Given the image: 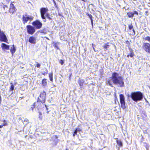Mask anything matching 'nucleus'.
<instances>
[{"instance_id": "1", "label": "nucleus", "mask_w": 150, "mask_h": 150, "mask_svg": "<svg viewBox=\"0 0 150 150\" xmlns=\"http://www.w3.org/2000/svg\"><path fill=\"white\" fill-rule=\"evenodd\" d=\"M112 79L114 84L118 85L121 87L124 86L123 77L120 76L117 73L114 72L112 73Z\"/></svg>"}, {"instance_id": "2", "label": "nucleus", "mask_w": 150, "mask_h": 150, "mask_svg": "<svg viewBox=\"0 0 150 150\" xmlns=\"http://www.w3.org/2000/svg\"><path fill=\"white\" fill-rule=\"evenodd\" d=\"M130 97L135 102L141 100L143 98V95L140 92H132Z\"/></svg>"}, {"instance_id": "3", "label": "nucleus", "mask_w": 150, "mask_h": 150, "mask_svg": "<svg viewBox=\"0 0 150 150\" xmlns=\"http://www.w3.org/2000/svg\"><path fill=\"white\" fill-rule=\"evenodd\" d=\"M22 18L23 23H27L29 20L32 21L34 18L33 16L29 15L27 13H25L23 15Z\"/></svg>"}, {"instance_id": "4", "label": "nucleus", "mask_w": 150, "mask_h": 150, "mask_svg": "<svg viewBox=\"0 0 150 150\" xmlns=\"http://www.w3.org/2000/svg\"><path fill=\"white\" fill-rule=\"evenodd\" d=\"M48 11V9L47 8L42 7L40 9V13L41 17L43 20L44 22H46V19L45 16V14H46Z\"/></svg>"}, {"instance_id": "5", "label": "nucleus", "mask_w": 150, "mask_h": 150, "mask_svg": "<svg viewBox=\"0 0 150 150\" xmlns=\"http://www.w3.org/2000/svg\"><path fill=\"white\" fill-rule=\"evenodd\" d=\"M36 29H40L42 27V23L39 20H36L33 22L32 23Z\"/></svg>"}, {"instance_id": "6", "label": "nucleus", "mask_w": 150, "mask_h": 150, "mask_svg": "<svg viewBox=\"0 0 150 150\" xmlns=\"http://www.w3.org/2000/svg\"><path fill=\"white\" fill-rule=\"evenodd\" d=\"M45 96L46 93L45 92L43 91L41 92L40 94V97L41 100L38 98L37 102V103H38L39 102H40L42 103H45Z\"/></svg>"}, {"instance_id": "7", "label": "nucleus", "mask_w": 150, "mask_h": 150, "mask_svg": "<svg viewBox=\"0 0 150 150\" xmlns=\"http://www.w3.org/2000/svg\"><path fill=\"white\" fill-rule=\"evenodd\" d=\"M120 98L121 107L122 109H124L126 108L125 105V98L122 94L120 95Z\"/></svg>"}, {"instance_id": "8", "label": "nucleus", "mask_w": 150, "mask_h": 150, "mask_svg": "<svg viewBox=\"0 0 150 150\" xmlns=\"http://www.w3.org/2000/svg\"><path fill=\"white\" fill-rule=\"evenodd\" d=\"M27 32L30 34H33L35 31V28L31 25H28L26 26Z\"/></svg>"}, {"instance_id": "9", "label": "nucleus", "mask_w": 150, "mask_h": 150, "mask_svg": "<svg viewBox=\"0 0 150 150\" xmlns=\"http://www.w3.org/2000/svg\"><path fill=\"white\" fill-rule=\"evenodd\" d=\"M143 49L147 52L150 54V43H145L143 45Z\"/></svg>"}, {"instance_id": "10", "label": "nucleus", "mask_w": 150, "mask_h": 150, "mask_svg": "<svg viewBox=\"0 0 150 150\" xmlns=\"http://www.w3.org/2000/svg\"><path fill=\"white\" fill-rule=\"evenodd\" d=\"M1 46L2 50L4 51H5L6 50H8L10 47L9 45L4 43L1 44Z\"/></svg>"}, {"instance_id": "11", "label": "nucleus", "mask_w": 150, "mask_h": 150, "mask_svg": "<svg viewBox=\"0 0 150 150\" xmlns=\"http://www.w3.org/2000/svg\"><path fill=\"white\" fill-rule=\"evenodd\" d=\"M138 15V12L136 11L134 12H129L127 13V15L129 18H132L133 17L134 14Z\"/></svg>"}, {"instance_id": "12", "label": "nucleus", "mask_w": 150, "mask_h": 150, "mask_svg": "<svg viewBox=\"0 0 150 150\" xmlns=\"http://www.w3.org/2000/svg\"><path fill=\"white\" fill-rule=\"evenodd\" d=\"M15 11V8L14 5L11 4L10 5V8L9 10V12L11 13H13Z\"/></svg>"}, {"instance_id": "13", "label": "nucleus", "mask_w": 150, "mask_h": 150, "mask_svg": "<svg viewBox=\"0 0 150 150\" xmlns=\"http://www.w3.org/2000/svg\"><path fill=\"white\" fill-rule=\"evenodd\" d=\"M29 42L31 44H35L36 43V39L34 37L31 36L29 38Z\"/></svg>"}, {"instance_id": "14", "label": "nucleus", "mask_w": 150, "mask_h": 150, "mask_svg": "<svg viewBox=\"0 0 150 150\" xmlns=\"http://www.w3.org/2000/svg\"><path fill=\"white\" fill-rule=\"evenodd\" d=\"M7 123L5 120H1L0 119V128H1L4 126H6Z\"/></svg>"}, {"instance_id": "15", "label": "nucleus", "mask_w": 150, "mask_h": 150, "mask_svg": "<svg viewBox=\"0 0 150 150\" xmlns=\"http://www.w3.org/2000/svg\"><path fill=\"white\" fill-rule=\"evenodd\" d=\"M16 49L14 47V45H12V47H11L10 49V51L12 55L15 52Z\"/></svg>"}, {"instance_id": "16", "label": "nucleus", "mask_w": 150, "mask_h": 150, "mask_svg": "<svg viewBox=\"0 0 150 150\" xmlns=\"http://www.w3.org/2000/svg\"><path fill=\"white\" fill-rule=\"evenodd\" d=\"M42 85L44 87H45L47 85V79H43L42 81Z\"/></svg>"}, {"instance_id": "17", "label": "nucleus", "mask_w": 150, "mask_h": 150, "mask_svg": "<svg viewBox=\"0 0 150 150\" xmlns=\"http://www.w3.org/2000/svg\"><path fill=\"white\" fill-rule=\"evenodd\" d=\"M84 82L83 80L82 79H79L78 81V83L81 86H83Z\"/></svg>"}, {"instance_id": "18", "label": "nucleus", "mask_w": 150, "mask_h": 150, "mask_svg": "<svg viewBox=\"0 0 150 150\" xmlns=\"http://www.w3.org/2000/svg\"><path fill=\"white\" fill-rule=\"evenodd\" d=\"M53 74V72H51V73H50L49 74V77L50 79L52 81H53V77H52Z\"/></svg>"}, {"instance_id": "19", "label": "nucleus", "mask_w": 150, "mask_h": 150, "mask_svg": "<svg viewBox=\"0 0 150 150\" xmlns=\"http://www.w3.org/2000/svg\"><path fill=\"white\" fill-rule=\"evenodd\" d=\"M106 83L108 84L110 86H111L112 87L113 86H112V83L111 82V81L110 80H108L107 81Z\"/></svg>"}, {"instance_id": "20", "label": "nucleus", "mask_w": 150, "mask_h": 150, "mask_svg": "<svg viewBox=\"0 0 150 150\" xmlns=\"http://www.w3.org/2000/svg\"><path fill=\"white\" fill-rule=\"evenodd\" d=\"M59 44L58 42H54V48L56 49L57 50L58 49V44Z\"/></svg>"}, {"instance_id": "21", "label": "nucleus", "mask_w": 150, "mask_h": 150, "mask_svg": "<svg viewBox=\"0 0 150 150\" xmlns=\"http://www.w3.org/2000/svg\"><path fill=\"white\" fill-rule=\"evenodd\" d=\"M145 40H146L150 42V36H146L144 38Z\"/></svg>"}, {"instance_id": "22", "label": "nucleus", "mask_w": 150, "mask_h": 150, "mask_svg": "<svg viewBox=\"0 0 150 150\" xmlns=\"http://www.w3.org/2000/svg\"><path fill=\"white\" fill-rule=\"evenodd\" d=\"M117 144L120 146H122V143L121 142L120 140H117Z\"/></svg>"}, {"instance_id": "23", "label": "nucleus", "mask_w": 150, "mask_h": 150, "mask_svg": "<svg viewBox=\"0 0 150 150\" xmlns=\"http://www.w3.org/2000/svg\"><path fill=\"white\" fill-rule=\"evenodd\" d=\"M11 86L10 88V90L11 91H13L14 89V86L13 84L12 83H11Z\"/></svg>"}, {"instance_id": "24", "label": "nucleus", "mask_w": 150, "mask_h": 150, "mask_svg": "<svg viewBox=\"0 0 150 150\" xmlns=\"http://www.w3.org/2000/svg\"><path fill=\"white\" fill-rule=\"evenodd\" d=\"M129 54L130 57L132 58L134 56V52H133V51L132 50L130 51Z\"/></svg>"}, {"instance_id": "25", "label": "nucleus", "mask_w": 150, "mask_h": 150, "mask_svg": "<svg viewBox=\"0 0 150 150\" xmlns=\"http://www.w3.org/2000/svg\"><path fill=\"white\" fill-rule=\"evenodd\" d=\"M110 45L108 44H105L103 46V47L105 49L108 48Z\"/></svg>"}, {"instance_id": "26", "label": "nucleus", "mask_w": 150, "mask_h": 150, "mask_svg": "<svg viewBox=\"0 0 150 150\" xmlns=\"http://www.w3.org/2000/svg\"><path fill=\"white\" fill-rule=\"evenodd\" d=\"M35 108V105H32L31 106V107L30 108V110L33 111L34 108Z\"/></svg>"}, {"instance_id": "27", "label": "nucleus", "mask_w": 150, "mask_h": 150, "mask_svg": "<svg viewBox=\"0 0 150 150\" xmlns=\"http://www.w3.org/2000/svg\"><path fill=\"white\" fill-rule=\"evenodd\" d=\"M129 28L130 30H132L133 29V26L132 24L129 25Z\"/></svg>"}, {"instance_id": "28", "label": "nucleus", "mask_w": 150, "mask_h": 150, "mask_svg": "<svg viewBox=\"0 0 150 150\" xmlns=\"http://www.w3.org/2000/svg\"><path fill=\"white\" fill-rule=\"evenodd\" d=\"M59 62L62 65L64 63V61L62 59L60 60Z\"/></svg>"}, {"instance_id": "29", "label": "nucleus", "mask_w": 150, "mask_h": 150, "mask_svg": "<svg viewBox=\"0 0 150 150\" xmlns=\"http://www.w3.org/2000/svg\"><path fill=\"white\" fill-rule=\"evenodd\" d=\"M76 130L78 132H79L81 130V129L79 128H77L76 129Z\"/></svg>"}, {"instance_id": "30", "label": "nucleus", "mask_w": 150, "mask_h": 150, "mask_svg": "<svg viewBox=\"0 0 150 150\" xmlns=\"http://www.w3.org/2000/svg\"><path fill=\"white\" fill-rule=\"evenodd\" d=\"M78 132L76 130V129L74 132L73 136H74L76 134L77 132Z\"/></svg>"}, {"instance_id": "31", "label": "nucleus", "mask_w": 150, "mask_h": 150, "mask_svg": "<svg viewBox=\"0 0 150 150\" xmlns=\"http://www.w3.org/2000/svg\"><path fill=\"white\" fill-rule=\"evenodd\" d=\"M49 16H50V14H49V13H47V12L45 14V17H47V16L48 17Z\"/></svg>"}, {"instance_id": "32", "label": "nucleus", "mask_w": 150, "mask_h": 150, "mask_svg": "<svg viewBox=\"0 0 150 150\" xmlns=\"http://www.w3.org/2000/svg\"><path fill=\"white\" fill-rule=\"evenodd\" d=\"M40 65L38 63L36 64V67H37L38 68H40Z\"/></svg>"}, {"instance_id": "33", "label": "nucleus", "mask_w": 150, "mask_h": 150, "mask_svg": "<svg viewBox=\"0 0 150 150\" xmlns=\"http://www.w3.org/2000/svg\"><path fill=\"white\" fill-rule=\"evenodd\" d=\"M88 16H89L90 19L92 18V16L91 14H88Z\"/></svg>"}, {"instance_id": "34", "label": "nucleus", "mask_w": 150, "mask_h": 150, "mask_svg": "<svg viewBox=\"0 0 150 150\" xmlns=\"http://www.w3.org/2000/svg\"><path fill=\"white\" fill-rule=\"evenodd\" d=\"M18 120L19 121H21L22 122H23V120L22 119V118L21 117H19L18 119Z\"/></svg>"}, {"instance_id": "35", "label": "nucleus", "mask_w": 150, "mask_h": 150, "mask_svg": "<svg viewBox=\"0 0 150 150\" xmlns=\"http://www.w3.org/2000/svg\"><path fill=\"white\" fill-rule=\"evenodd\" d=\"M2 101L1 98V95H0V104H1Z\"/></svg>"}, {"instance_id": "36", "label": "nucleus", "mask_w": 150, "mask_h": 150, "mask_svg": "<svg viewBox=\"0 0 150 150\" xmlns=\"http://www.w3.org/2000/svg\"><path fill=\"white\" fill-rule=\"evenodd\" d=\"M47 18H48L50 20L51 19V18L50 17V16H49L48 17L47 16Z\"/></svg>"}, {"instance_id": "37", "label": "nucleus", "mask_w": 150, "mask_h": 150, "mask_svg": "<svg viewBox=\"0 0 150 150\" xmlns=\"http://www.w3.org/2000/svg\"><path fill=\"white\" fill-rule=\"evenodd\" d=\"M132 30L134 33V34L135 35V31L133 29V28L132 29Z\"/></svg>"}, {"instance_id": "38", "label": "nucleus", "mask_w": 150, "mask_h": 150, "mask_svg": "<svg viewBox=\"0 0 150 150\" xmlns=\"http://www.w3.org/2000/svg\"><path fill=\"white\" fill-rule=\"evenodd\" d=\"M24 121L26 122H28V120L26 118L24 120Z\"/></svg>"}, {"instance_id": "39", "label": "nucleus", "mask_w": 150, "mask_h": 150, "mask_svg": "<svg viewBox=\"0 0 150 150\" xmlns=\"http://www.w3.org/2000/svg\"><path fill=\"white\" fill-rule=\"evenodd\" d=\"M43 33H44V34H46V32H45V30H43V31L42 32Z\"/></svg>"}, {"instance_id": "40", "label": "nucleus", "mask_w": 150, "mask_h": 150, "mask_svg": "<svg viewBox=\"0 0 150 150\" xmlns=\"http://www.w3.org/2000/svg\"><path fill=\"white\" fill-rule=\"evenodd\" d=\"M145 13H146V15L147 16L148 15V14H147L148 13V11H146L145 12Z\"/></svg>"}, {"instance_id": "41", "label": "nucleus", "mask_w": 150, "mask_h": 150, "mask_svg": "<svg viewBox=\"0 0 150 150\" xmlns=\"http://www.w3.org/2000/svg\"><path fill=\"white\" fill-rule=\"evenodd\" d=\"M45 107H46V110H48V108H47V105H45Z\"/></svg>"}, {"instance_id": "42", "label": "nucleus", "mask_w": 150, "mask_h": 150, "mask_svg": "<svg viewBox=\"0 0 150 150\" xmlns=\"http://www.w3.org/2000/svg\"><path fill=\"white\" fill-rule=\"evenodd\" d=\"M90 19H91V22H93V20H92V18H91Z\"/></svg>"}, {"instance_id": "43", "label": "nucleus", "mask_w": 150, "mask_h": 150, "mask_svg": "<svg viewBox=\"0 0 150 150\" xmlns=\"http://www.w3.org/2000/svg\"><path fill=\"white\" fill-rule=\"evenodd\" d=\"M145 100L146 101V102H147V103H148V101H147V100H146V98H145Z\"/></svg>"}, {"instance_id": "44", "label": "nucleus", "mask_w": 150, "mask_h": 150, "mask_svg": "<svg viewBox=\"0 0 150 150\" xmlns=\"http://www.w3.org/2000/svg\"><path fill=\"white\" fill-rule=\"evenodd\" d=\"M129 56H130L129 54V55H128L127 56V57H128H128H129Z\"/></svg>"}, {"instance_id": "45", "label": "nucleus", "mask_w": 150, "mask_h": 150, "mask_svg": "<svg viewBox=\"0 0 150 150\" xmlns=\"http://www.w3.org/2000/svg\"><path fill=\"white\" fill-rule=\"evenodd\" d=\"M82 1H84V2H86V1H85V0H81Z\"/></svg>"}, {"instance_id": "46", "label": "nucleus", "mask_w": 150, "mask_h": 150, "mask_svg": "<svg viewBox=\"0 0 150 150\" xmlns=\"http://www.w3.org/2000/svg\"><path fill=\"white\" fill-rule=\"evenodd\" d=\"M91 23L92 26H93V22H91Z\"/></svg>"}, {"instance_id": "47", "label": "nucleus", "mask_w": 150, "mask_h": 150, "mask_svg": "<svg viewBox=\"0 0 150 150\" xmlns=\"http://www.w3.org/2000/svg\"><path fill=\"white\" fill-rule=\"evenodd\" d=\"M37 108H38V109L40 108V107H38Z\"/></svg>"}, {"instance_id": "48", "label": "nucleus", "mask_w": 150, "mask_h": 150, "mask_svg": "<svg viewBox=\"0 0 150 150\" xmlns=\"http://www.w3.org/2000/svg\"><path fill=\"white\" fill-rule=\"evenodd\" d=\"M39 113L40 115H41V112H39Z\"/></svg>"}, {"instance_id": "49", "label": "nucleus", "mask_w": 150, "mask_h": 150, "mask_svg": "<svg viewBox=\"0 0 150 150\" xmlns=\"http://www.w3.org/2000/svg\"><path fill=\"white\" fill-rule=\"evenodd\" d=\"M49 112V111H47V113H48Z\"/></svg>"}, {"instance_id": "50", "label": "nucleus", "mask_w": 150, "mask_h": 150, "mask_svg": "<svg viewBox=\"0 0 150 150\" xmlns=\"http://www.w3.org/2000/svg\"><path fill=\"white\" fill-rule=\"evenodd\" d=\"M93 44H92V46H93Z\"/></svg>"}, {"instance_id": "51", "label": "nucleus", "mask_w": 150, "mask_h": 150, "mask_svg": "<svg viewBox=\"0 0 150 150\" xmlns=\"http://www.w3.org/2000/svg\"><path fill=\"white\" fill-rule=\"evenodd\" d=\"M66 150H68V149H66Z\"/></svg>"}]
</instances>
